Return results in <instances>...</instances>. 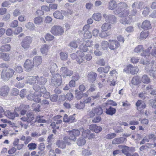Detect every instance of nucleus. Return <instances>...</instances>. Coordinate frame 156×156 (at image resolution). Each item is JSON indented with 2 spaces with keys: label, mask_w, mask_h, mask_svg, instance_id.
I'll list each match as a JSON object with an SVG mask.
<instances>
[{
  "label": "nucleus",
  "mask_w": 156,
  "mask_h": 156,
  "mask_svg": "<svg viewBox=\"0 0 156 156\" xmlns=\"http://www.w3.org/2000/svg\"><path fill=\"white\" fill-rule=\"evenodd\" d=\"M45 38L47 41H51L54 39V37L51 34L48 33L46 35Z\"/></svg>",
  "instance_id": "obj_51"
},
{
  "label": "nucleus",
  "mask_w": 156,
  "mask_h": 156,
  "mask_svg": "<svg viewBox=\"0 0 156 156\" xmlns=\"http://www.w3.org/2000/svg\"><path fill=\"white\" fill-rule=\"evenodd\" d=\"M118 8L116 10V12L121 17H125L129 14V11L128 10L124 9L122 11V9L126 8L127 4L125 3L120 2L118 5Z\"/></svg>",
  "instance_id": "obj_1"
},
{
  "label": "nucleus",
  "mask_w": 156,
  "mask_h": 156,
  "mask_svg": "<svg viewBox=\"0 0 156 156\" xmlns=\"http://www.w3.org/2000/svg\"><path fill=\"white\" fill-rule=\"evenodd\" d=\"M129 72L132 74H134L136 73L137 72V69L135 67L133 66L131 64L129 65Z\"/></svg>",
  "instance_id": "obj_38"
},
{
  "label": "nucleus",
  "mask_w": 156,
  "mask_h": 156,
  "mask_svg": "<svg viewBox=\"0 0 156 156\" xmlns=\"http://www.w3.org/2000/svg\"><path fill=\"white\" fill-rule=\"evenodd\" d=\"M112 25L108 23H105L103 24L101 27L102 30L107 31L111 29Z\"/></svg>",
  "instance_id": "obj_36"
},
{
  "label": "nucleus",
  "mask_w": 156,
  "mask_h": 156,
  "mask_svg": "<svg viewBox=\"0 0 156 156\" xmlns=\"http://www.w3.org/2000/svg\"><path fill=\"white\" fill-rule=\"evenodd\" d=\"M109 44L106 41H103L101 44L102 49L104 50L106 49L108 46L109 47Z\"/></svg>",
  "instance_id": "obj_49"
},
{
  "label": "nucleus",
  "mask_w": 156,
  "mask_h": 156,
  "mask_svg": "<svg viewBox=\"0 0 156 156\" xmlns=\"http://www.w3.org/2000/svg\"><path fill=\"white\" fill-rule=\"evenodd\" d=\"M50 71L52 75H55L58 70L57 66L56 63L53 62L50 63L49 66Z\"/></svg>",
  "instance_id": "obj_15"
},
{
  "label": "nucleus",
  "mask_w": 156,
  "mask_h": 156,
  "mask_svg": "<svg viewBox=\"0 0 156 156\" xmlns=\"http://www.w3.org/2000/svg\"><path fill=\"white\" fill-rule=\"evenodd\" d=\"M120 22L121 23L124 25L130 24V22L129 19L125 17L122 18L120 20Z\"/></svg>",
  "instance_id": "obj_43"
},
{
  "label": "nucleus",
  "mask_w": 156,
  "mask_h": 156,
  "mask_svg": "<svg viewBox=\"0 0 156 156\" xmlns=\"http://www.w3.org/2000/svg\"><path fill=\"white\" fill-rule=\"evenodd\" d=\"M10 49V45L7 44L2 46L0 48V50L2 52H7L9 51Z\"/></svg>",
  "instance_id": "obj_28"
},
{
  "label": "nucleus",
  "mask_w": 156,
  "mask_h": 156,
  "mask_svg": "<svg viewBox=\"0 0 156 156\" xmlns=\"http://www.w3.org/2000/svg\"><path fill=\"white\" fill-rule=\"evenodd\" d=\"M83 36L85 39L90 38L92 36L91 33L89 31L85 32Z\"/></svg>",
  "instance_id": "obj_52"
},
{
  "label": "nucleus",
  "mask_w": 156,
  "mask_h": 156,
  "mask_svg": "<svg viewBox=\"0 0 156 156\" xmlns=\"http://www.w3.org/2000/svg\"><path fill=\"white\" fill-rule=\"evenodd\" d=\"M32 41L31 37L27 36L24 38L21 43V46L24 49L28 48Z\"/></svg>",
  "instance_id": "obj_8"
},
{
  "label": "nucleus",
  "mask_w": 156,
  "mask_h": 156,
  "mask_svg": "<svg viewBox=\"0 0 156 156\" xmlns=\"http://www.w3.org/2000/svg\"><path fill=\"white\" fill-rule=\"evenodd\" d=\"M115 132L116 133H119L123 131V129L120 126H117L114 128Z\"/></svg>",
  "instance_id": "obj_64"
},
{
  "label": "nucleus",
  "mask_w": 156,
  "mask_h": 156,
  "mask_svg": "<svg viewBox=\"0 0 156 156\" xmlns=\"http://www.w3.org/2000/svg\"><path fill=\"white\" fill-rule=\"evenodd\" d=\"M68 133V136L64 138V140H66L68 138H69L70 140L75 141L76 139V137L78 136L80 134V131L77 129H73L71 131H69Z\"/></svg>",
  "instance_id": "obj_4"
},
{
  "label": "nucleus",
  "mask_w": 156,
  "mask_h": 156,
  "mask_svg": "<svg viewBox=\"0 0 156 156\" xmlns=\"http://www.w3.org/2000/svg\"><path fill=\"white\" fill-rule=\"evenodd\" d=\"M116 134L115 133H109L106 136V138L107 139H111L116 136Z\"/></svg>",
  "instance_id": "obj_57"
},
{
  "label": "nucleus",
  "mask_w": 156,
  "mask_h": 156,
  "mask_svg": "<svg viewBox=\"0 0 156 156\" xmlns=\"http://www.w3.org/2000/svg\"><path fill=\"white\" fill-rule=\"evenodd\" d=\"M27 98L29 100H33L34 101L39 103L41 100V98L35 96L34 94H30L27 97Z\"/></svg>",
  "instance_id": "obj_18"
},
{
  "label": "nucleus",
  "mask_w": 156,
  "mask_h": 156,
  "mask_svg": "<svg viewBox=\"0 0 156 156\" xmlns=\"http://www.w3.org/2000/svg\"><path fill=\"white\" fill-rule=\"evenodd\" d=\"M109 48L112 50L117 49L120 45L119 43L116 40H109Z\"/></svg>",
  "instance_id": "obj_11"
},
{
  "label": "nucleus",
  "mask_w": 156,
  "mask_h": 156,
  "mask_svg": "<svg viewBox=\"0 0 156 156\" xmlns=\"http://www.w3.org/2000/svg\"><path fill=\"white\" fill-rule=\"evenodd\" d=\"M27 91L26 89H23L22 90L20 94V96L22 98H23L26 94Z\"/></svg>",
  "instance_id": "obj_63"
},
{
  "label": "nucleus",
  "mask_w": 156,
  "mask_h": 156,
  "mask_svg": "<svg viewBox=\"0 0 156 156\" xmlns=\"http://www.w3.org/2000/svg\"><path fill=\"white\" fill-rule=\"evenodd\" d=\"M53 16L55 18L58 19H63L64 17L62 13L58 11L53 13Z\"/></svg>",
  "instance_id": "obj_34"
},
{
  "label": "nucleus",
  "mask_w": 156,
  "mask_h": 156,
  "mask_svg": "<svg viewBox=\"0 0 156 156\" xmlns=\"http://www.w3.org/2000/svg\"><path fill=\"white\" fill-rule=\"evenodd\" d=\"M75 115V114H74L73 115L69 116L68 121L69 122L71 123L76 121L75 118L74 117Z\"/></svg>",
  "instance_id": "obj_60"
},
{
  "label": "nucleus",
  "mask_w": 156,
  "mask_h": 156,
  "mask_svg": "<svg viewBox=\"0 0 156 156\" xmlns=\"http://www.w3.org/2000/svg\"><path fill=\"white\" fill-rule=\"evenodd\" d=\"M129 147L125 146L122 149L121 151L122 153L125 154L126 156H129L130 153L129 152Z\"/></svg>",
  "instance_id": "obj_41"
},
{
  "label": "nucleus",
  "mask_w": 156,
  "mask_h": 156,
  "mask_svg": "<svg viewBox=\"0 0 156 156\" xmlns=\"http://www.w3.org/2000/svg\"><path fill=\"white\" fill-rule=\"evenodd\" d=\"M27 116L28 119L34 121V115L32 112H28L27 113Z\"/></svg>",
  "instance_id": "obj_53"
},
{
  "label": "nucleus",
  "mask_w": 156,
  "mask_h": 156,
  "mask_svg": "<svg viewBox=\"0 0 156 156\" xmlns=\"http://www.w3.org/2000/svg\"><path fill=\"white\" fill-rule=\"evenodd\" d=\"M117 7L116 2L114 0L110 1L109 3V9L111 10H113Z\"/></svg>",
  "instance_id": "obj_35"
},
{
  "label": "nucleus",
  "mask_w": 156,
  "mask_h": 156,
  "mask_svg": "<svg viewBox=\"0 0 156 156\" xmlns=\"http://www.w3.org/2000/svg\"><path fill=\"white\" fill-rule=\"evenodd\" d=\"M50 99L52 102H56L57 101L58 96L56 94H54L51 95L50 97Z\"/></svg>",
  "instance_id": "obj_59"
},
{
  "label": "nucleus",
  "mask_w": 156,
  "mask_h": 156,
  "mask_svg": "<svg viewBox=\"0 0 156 156\" xmlns=\"http://www.w3.org/2000/svg\"><path fill=\"white\" fill-rule=\"evenodd\" d=\"M57 145L58 146V147L64 149L66 147V144L62 141H59L57 143Z\"/></svg>",
  "instance_id": "obj_47"
},
{
  "label": "nucleus",
  "mask_w": 156,
  "mask_h": 156,
  "mask_svg": "<svg viewBox=\"0 0 156 156\" xmlns=\"http://www.w3.org/2000/svg\"><path fill=\"white\" fill-rule=\"evenodd\" d=\"M90 131L89 130H87L83 132V135L84 137H88V138L90 139L94 138L95 136L94 133H91L90 134Z\"/></svg>",
  "instance_id": "obj_24"
},
{
  "label": "nucleus",
  "mask_w": 156,
  "mask_h": 156,
  "mask_svg": "<svg viewBox=\"0 0 156 156\" xmlns=\"http://www.w3.org/2000/svg\"><path fill=\"white\" fill-rule=\"evenodd\" d=\"M26 27L30 30H33L34 29V25L33 23L29 22L26 25Z\"/></svg>",
  "instance_id": "obj_48"
},
{
  "label": "nucleus",
  "mask_w": 156,
  "mask_h": 156,
  "mask_svg": "<svg viewBox=\"0 0 156 156\" xmlns=\"http://www.w3.org/2000/svg\"><path fill=\"white\" fill-rule=\"evenodd\" d=\"M33 62L35 66H38L40 65L42 62V58L40 56H35L33 58Z\"/></svg>",
  "instance_id": "obj_20"
},
{
  "label": "nucleus",
  "mask_w": 156,
  "mask_h": 156,
  "mask_svg": "<svg viewBox=\"0 0 156 156\" xmlns=\"http://www.w3.org/2000/svg\"><path fill=\"white\" fill-rule=\"evenodd\" d=\"M142 81L144 83L148 84L151 82V79L146 75H144L142 77Z\"/></svg>",
  "instance_id": "obj_33"
},
{
  "label": "nucleus",
  "mask_w": 156,
  "mask_h": 156,
  "mask_svg": "<svg viewBox=\"0 0 156 156\" xmlns=\"http://www.w3.org/2000/svg\"><path fill=\"white\" fill-rule=\"evenodd\" d=\"M48 46L46 44L43 45L41 47V51L42 54L47 55L48 49Z\"/></svg>",
  "instance_id": "obj_31"
},
{
  "label": "nucleus",
  "mask_w": 156,
  "mask_h": 156,
  "mask_svg": "<svg viewBox=\"0 0 156 156\" xmlns=\"http://www.w3.org/2000/svg\"><path fill=\"white\" fill-rule=\"evenodd\" d=\"M37 78H38V76H32L27 81V83H29L30 85L34 84L36 81L37 80Z\"/></svg>",
  "instance_id": "obj_32"
},
{
  "label": "nucleus",
  "mask_w": 156,
  "mask_h": 156,
  "mask_svg": "<svg viewBox=\"0 0 156 156\" xmlns=\"http://www.w3.org/2000/svg\"><path fill=\"white\" fill-rule=\"evenodd\" d=\"M86 142L85 140L82 138H80L77 141V143L79 146L83 145Z\"/></svg>",
  "instance_id": "obj_42"
},
{
  "label": "nucleus",
  "mask_w": 156,
  "mask_h": 156,
  "mask_svg": "<svg viewBox=\"0 0 156 156\" xmlns=\"http://www.w3.org/2000/svg\"><path fill=\"white\" fill-rule=\"evenodd\" d=\"M61 59L62 60H65L67 58V55L66 53L61 52L60 54Z\"/></svg>",
  "instance_id": "obj_54"
},
{
  "label": "nucleus",
  "mask_w": 156,
  "mask_h": 156,
  "mask_svg": "<svg viewBox=\"0 0 156 156\" xmlns=\"http://www.w3.org/2000/svg\"><path fill=\"white\" fill-rule=\"evenodd\" d=\"M90 47V45H85L84 43L81 44L79 47V49H80L81 52L83 51V52H86L87 50V47Z\"/></svg>",
  "instance_id": "obj_37"
},
{
  "label": "nucleus",
  "mask_w": 156,
  "mask_h": 156,
  "mask_svg": "<svg viewBox=\"0 0 156 156\" xmlns=\"http://www.w3.org/2000/svg\"><path fill=\"white\" fill-rule=\"evenodd\" d=\"M0 59L4 61H8L10 59L9 54L8 53L0 52Z\"/></svg>",
  "instance_id": "obj_23"
},
{
  "label": "nucleus",
  "mask_w": 156,
  "mask_h": 156,
  "mask_svg": "<svg viewBox=\"0 0 156 156\" xmlns=\"http://www.w3.org/2000/svg\"><path fill=\"white\" fill-rule=\"evenodd\" d=\"M109 35L106 31L102 30L100 34V37L101 38H105L106 37Z\"/></svg>",
  "instance_id": "obj_58"
},
{
  "label": "nucleus",
  "mask_w": 156,
  "mask_h": 156,
  "mask_svg": "<svg viewBox=\"0 0 156 156\" xmlns=\"http://www.w3.org/2000/svg\"><path fill=\"white\" fill-rule=\"evenodd\" d=\"M21 106H20L18 108H15L13 113L11 112L10 111H8L6 112L5 113V115L9 119H14L15 117H18L19 116V114L17 112L20 111V110L21 108Z\"/></svg>",
  "instance_id": "obj_7"
},
{
  "label": "nucleus",
  "mask_w": 156,
  "mask_h": 156,
  "mask_svg": "<svg viewBox=\"0 0 156 156\" xmlns=\"http://www.w3.org/2000/svg\"><path fill=\"white\" fill-rule=\"evenodd\" d=\"M93 111L95 115L96 114L97 115L100 116L103 113L102 108L99 106L93 108Z\"/></svg>",
  "instance_id": "obj_27"
},
{
  "label": "nucleus",
  "mask_w": 156,
  "mask_h": 156,
  "mask_svg": "<svg viewBox=\"0 0 156 156\" xmlns=\"http://www.w3.org/2000/svg\"><path fill=\"white\" fill-rule=\"evenodd\" d=\"M150 75L154 78H156V70H150L149 71Z\"/></svg>",
  "instance_id": "obj_62"
},
{
  "label": "nucleus",
  "mask_w": 156,
  "mask_h": 156,
  "mask_svg": "<svg viewBox=\"0 0 156 156\" xmlns=\"http://www.w3.org/2000/svg\"><path fill=\"white\" fill-rule=\"evenodd\" d=\"M47 82V79L45 77L41 76L37 78V83L40 85H44Z\"/></svg>",
  "instance_id": "obj_25"
},
{
  "label": "nucleus",
  "mask_w": 156,
  "mask_h": 156,
  "mask_svg": "<svg viewBox=\"0 0 156 156\" xmlns=\"http://www.w3.org/2000/svg\"><path fill=\"white\" fill-rule=\"evenodd\" d=\"M126 139L123 137L116 138L112 141V143L117 144H119L124 142Z\"/></svg>",
  "instance_id": "obj_29"
},
{
  "label": "nucleus",
  "mask_w": 156,
  "mask_h": 156,
  "mask_svg": "<svg viewBox=\"0 0 156 156\" xmlns=\"http://www.w3.org/2000/svg\"><path fill=\"white\" fill-rule=\"evenodd\" d=\"M140 83V77L138 76H134L131 80L132 83L134 85H137Z\"/></svg>",
  "instance_id": "obj_26"
},
{
  "label": "nucleus",
  "mask_w": 156,
  "mask_h": 156,
  "mask_svg": "<svg viewBox=\"0 0 156 156\" xmlns=\"http://www.w3.org/2000/svg\"><path fill=\"white\" fill-rule=\"evenodd\" d=\"M141 27L142 29L145 30L151 29V26L150 21L147 20L144 21L142 23Z\"/></svg>",
  "instance_id": "obj_19"
},
{
  "label": "nucleus",
  "mask_w": 156,
  "mask_h": 156,
  "mask_svg": "<svg viewBox=\"0 0 156 156\" xmlns=\"http://www.w3.org/2000/svg\"><path fill=\"white\" fill-rule=\"evenodd\" d=\"M51 32L54 35L61 36L64 32L62 28L59 26H54L51 28Z\"/></svg>",
  "instance_id": "obj_6"
},
{
  "label": "nucleus",
  "mask_w": 156,
  "mask_h": 156,
  "mask_svg": "<svg viewBox=\"0 0 156 156\" xmlns=\"http://www.w3.org/2000/svg\"><path fill=\"white\" fill-rule=\"evenodd\" d=\"M136 107L137 109L139 111H140L146 107V105L145 102L141 100H138L136 103Z\"/></svg>",
  "instance_id": "obj_12"
},
{
  "label": "nucleus",
  "mask_w": 156,
  "mask_h": 156,
  "mask_svg": "<svg viewBox=\"0 0 156 156\" xmlns=\"http://www.w3.org/2000/svg\"><path fill=\"white\" fill-rule=\"evenodd\" d=\"M101 120V119L100 116L97 115L92 120V122L94 123H97L100 122Z\"/></svg>",
  "instance_id": "obj_56"
},
{
  "label": "nucleus",
  "mask_w": 156,
  "mask_h": 156,
  "mask_svg": "<svg viewBox=\"0 0 156 156\" xmlns=\"http://www.w3.org/2000/svg\"><path fill=\"white\" fill-rule=\"evenodd\" d=\"M83 97V92L78 91L76 94V98L77 99L80 100Z\"/></svg>",
  "instance_id": "obj_61"
},
{
  "label": "nucleus",
  "mask_w": 156,
  "mask_h": 156,
  "mask_svg": "<svg viewBox=\"0 0 156 156\" xmlns=\"http://www.w3.org/2000/svg\"><path fill=\"white\" fill-rule=\"evenodd\" d=\"M105 20L107 22L114 24L115 22L116 18L114 16L112 15H109L106 17Z\"/></svg>",
  "instance_id": "obj_21"
},
{
  "label": "nucleus",
  "mask_w": 156,
  "mask_h": 156,
  "mask_svg": "<svg viewBox=\"0 0 156 156\" xmlns=\"http://www.w3.org/2000/svg\"><path fill=\"white\" fill-rule=\"evenodd\" d=\"M51 84L52 86L58 87L60 86L62 83V80L61 75L58 73H56L53 76L51 79Z\"/></svg>",
  "instance_id": "obj_5"
},
{
  "label": "nucleus",
  "mask_w": 156,
  "mask_h": 156,
  "mask_svg": "<svg viewBox=\"0 0 156 156\" xmlns=\"http://www.w3.org/2000/svg\"><path fill=\"white\" fill-rule=\"evenodd\" d=\"M145 7L144 3L142 2H135L132 5V8H136L137 9H142Z\"/></svg>",
  "instance_id": "obj_17"
},
{
  "label": "nucleus",
  "mask_w": 156,
  "mask_h": 156,
  "mask_svg": "<svg viewBox=\"0 0 156 156\" xmlns=\"http://www.w3.org/2000/svg\"><path fill=\"white\" fill-rule=\"evenodd\" d=\"M60 73L63 77L66 76H71L73 74V71L68 69L66 67H62L60 69Z\"/></svg>",
  "instance_id": "obj_10"
},
{
  "label": "nucleus",
  "mask_w": 156,
  "mask_h": 156,
  "mask_svg": "<svg viewBox=\"0 0 156 156\" xmlns=\"http://www.w3.org/2000/svg\"><path fill=\"white\" fill-rule=\"evenodd\" d=\"M148 35V31H143L140 34V38L142 39H145L147 37Z\"/></svg>",
  "instance_id": "obj_45"
},
{
  "label": "nucleus",
  "mask_w": 156,
  "mask_h": 156,
  "mask_svg": "<svg viewBox=\"0 0 156 156\" xmlns=\"http://www.w3.org/2000/svg\"><path fill=\"white\" fill-rule=\"evenodd\" d=\"M151 48V47H150L147 49L144 50H143V46L142 45H139L135 48L134 49V51L138 53L142 51L143 52L141 53V55L144 57V58H145L147 59L151 54L150 51Z\"/></svg>",
  "instance_id": "obj_2"
},
{
  "label": "nucleus",
  "mask_w": 156,
  "mask_h": 156,
  "mask_svg": "<svg viewBox=\"0 0 156 156\" xmlns=\"http://www.w3.org/2000/svg\"><path fill=\"white\" fill-rule=\"evenodd\" d=\"M93 19L97 21H99L101 19V16L100 14L96 13L93 14L92 16Z\"/></svg>",
  "instance_id": "obj_44"
},
{
  "label": "nucleus",
  "mask_w": 156,
  "mask_h": 156,
  "mask_svg": "<svg viewBox=\"0 0 156 156\" xmlns=\"http://www.w3.org/2000/svg\"><path fill=\"white\" fill-rule=\"evenodd\" d=\"M34 65V63L33 62L32 60L27 59L24 64L23 67L27 71L29 72L32 70Z\"/></svg>",
  "instance_id": "obj_9"
},
{
  "label": "nucleus",
  "mask_w": 156,
  "mask_h": 156,
  "mask_svg": "<svg viewBox=\"0 0 156 156\" xmlns=\"http://www.w3.org/2000/svg\"><path fill=\"white\" fill-rule=\"evenodd\" d=\"M90 129L96 133L101 132L102 130V128L99 126H97L96 124L91 125L90 126Z\"/></svg>",
  "instance_id": "obj_16"
},
{
  "label": "nucleus",
  "mask_w": 156,
  "mask_h": 156,
  "mask_svg": "<svg viewBox=\"0 0 156 156\" xmlns=\"http://www.w3.org/2000/svg\"><path fill=\"white\" fill-rule=\"evenodd\" d=\"M43 116H37L36 118V119L34 121V122H37L38 123H44L46 122V120L44 119H41V118Z\"/></svg>",
  "instance_id": "obj_40"
},
{
  "label": "nucleus",
  "mask_w": 156,
  "mask_h": 156,
  "mask_svg": "<svg viewBox=\"0 0 156 156\" xmlns=\"http://www.w3.org/2000/svg\"><path fill=\"white\" fill-rule=\"evenodd\" d=\"M20 106H21V108L20 110V114L23 115H24L27 112V110L26 109H27V108H29V106L23 105H21Z\"/></svg>",
  "instance_id": "obj_30"
},
{
  "label": "nucleus",
  "mask_w": 156,
  "mask_h": 156,
  "mask_svg": "<svg viewBox=\"0 0 156 156\" xmlns=\"http://www.w3.org/2000/svg\"><path fill=\"white\" fill-rule=\"evenodd\" d=\"M15 73L14 70L12 69L9 68L6 71H2L1 77L2 80L5 81L12 77Z\"/></svg>",
  "instance_id": "obj_3"
},
{
  "label": "nucleus",
  "mask_w": 156,
  "mask_h": 156,
  "mask_svg": "<svg viewBox=\"0 0 156 156\" xmlns=\"http://www.w3.org/2000/svg\"><path fill=\"white\" fill-rule=\"evenodd\" d=\"M116 111L115 108L110 106L108 108H106L105 112L107 115L112 116L115 113Z\"/></svg>",
  "instance_id": "obj_22"
},
{
  "label": "nucleus",
  "mask_w": 156,
  "mask_h": 156,
  "mask_svg": "<svg viewBox=\"0 0 156 156\" xmlns=\"http://www.w3.org/2000/svg\"><path fill=\"white\" fill-rule=\"evenodd\" d=\"M84 54L82 52H81L80 55L78 56L76 59V60L77 62L79 64L81 63L83 61H84L83 56Z\"/></svg>",
  "instance_id": "obj_39"
},
{
  "label": "nucleus",
  "mask_w": 156,
  "mask_h": 156,
  "mask_svg": "<svg viewBox=\"0 0 156 156\" xmlns=\"http://www.w3.org/2000/svg\"><path fill=\"white\" fill-rule=\"evenodd\" d=\"M9 90V88L8 86H3L0 89V95L2 96H7Z\"/></svg>",
  "instance_id": "obj_14"
},
{
  "label": "nucleus",
  "mask_w": 156,
  "mask_h": 156,
  "mask_svg": "<svg viewBox=\"0 0 156 156\" xmlns=\"http://www.w3.org/2000/svg\"><path fill=\"white\" fill-rule=\"evenodd\" d=\"M97 75L93 72H90L88 75V80L89 82L93 83L96 80Z\"/></svg>",
  "instance_id": "obj_13"
},
{
  "label": "nucleus",
  "mask_w": 156,
  "mask_h": 156,
  "mask_svg": "<svg viewBox=\"0 0 156 156\" xmlns=\"http://www.w3.org/2000/svg\"><path fill=\"white\" fill-rule=\"evenodd\" d=\"M27 147L30 150H34L36 148L37 145L35 143H31L28 145Z\"/></svg>",
  "instance_id": "obj_46"
},
{
  "label": "nucleus",
  "mask_w": 156,
  "mask_h": 156,
  "mask_svg": "<svg viewBox=\"0 0 156 156\" xmlns=\"http://www.w3.org/2000/svg\"><path fill=\"white\" fill-rule=\"evenodd\" d=\"M105 104L107 105H110L113 106H116L117 105L116 103L111 100H108L106 102Z\"/></svg>",
  "instance_id": "obj_50"
},
{
  "label": "nucleus",
  "mask_w": 156,
  "mask_h": 156,
  "mask_svg": "<svg viewBox=\"0 0 156 156\" xmlns=\"http://www.w3.org/2000/svg\"><path fill=\"white\" fill-rule=\"evenodd\" d=\"M35 23L36 24H39L41 23L42 21V18L40 16L36 17L34 20Z\"/></svg>",
  "instance_id": "obj_55"
}]
</instances>
